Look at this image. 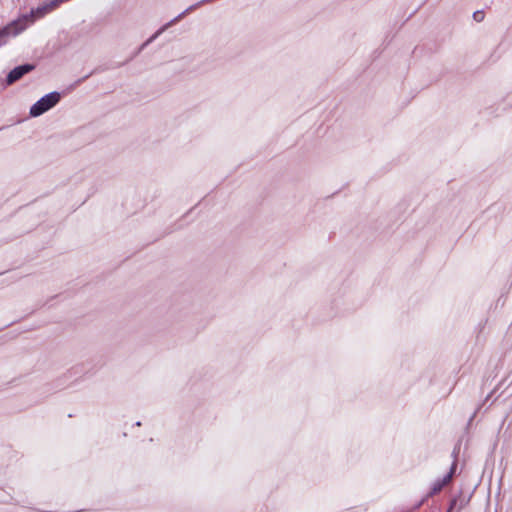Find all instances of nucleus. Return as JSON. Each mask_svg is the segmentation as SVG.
<instances>
[{
  "instance_id": "f03ea898",
  "label": "nucleus",
  "mask_w": 512,
  "mask_h": 512,
  "mask_svg": "<svg viewBox=\"0 0 512 512\" xmlns=\"http://www.w3.org/2000/svg\"><path fill=\"white\" fill-rule=\"evenodd\" d=\"M32 69L33 67L31 65H22L14 68L7 76V83L12 84Z\"/></svg>"
},
{
  "instance_id": "f257e3e1",
  "label": "nucleus",
  "mask_w": 512,
  "mask_h": 512,
  "mask_svg": "<svg viewBox=\"0 0 512 512\" xmlns=\"http://www.w3.org/2000/svg\"><path fill=\"white\" fill-rule=\"evenodd\" d=\"M60 93L50 92L41 97L36 103L30 107L29 114L31 117H39L45 112L52 109L60 101Z\"/></svg>"
}]
</instances>
